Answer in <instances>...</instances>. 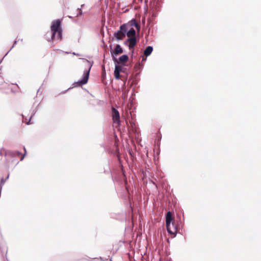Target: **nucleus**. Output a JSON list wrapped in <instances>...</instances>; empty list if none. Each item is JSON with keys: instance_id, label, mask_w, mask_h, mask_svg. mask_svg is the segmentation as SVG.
Returning <instances> with one entry per match:
<instances>
[{"instance_id": "obj_1", "label": "nucleus", "mask_w": 261, "mask_h": 261, "mask_svg": "<svg viewBox=\"0 0 261 261\" xmlns=\"http://www.w3.org/2000/svg\"><path fill=\"white\" fill-rule=\"evenodd\" d=\"M21 154L18 151H8L5 149L0 150V160H2L3 157L5 159L3 161V163L6 166H9L14 161V158L19 157Z\"/></svg>"}, {"instance_id": "obj_2", "label": "nucleus", "mask_w": 261, "mask_h": 261, "mask_svg": "<svg viewBox=\"0 0 261 261\" xmlns=\"http://www.w3.org/2000/svg\"><path fill=\"white\" fill-rule=\"evenodd\" d=\"M61 21L59 19L53 21L51 25L52 32L51 40H61L62 38V30L61 27Z\"/></svg>"}, {"instance_id": "obj_3", "label": "nucleus", "mask_w": 261, "mask_h": 261, "mask_svg": "<svg viewBox=\"0 0 261 261\" xmlns=\"http://www.w3.org/2000/svg\"><path fill=\"white\" fill-rule=\"evenodd\" d=\"M166 224L168 232L175 237L177 232L178 228L170 212H168L166 214Z\"/></svg>"}, {"instance_id": "obj_4", "label": "nucleus", "mask_w": 261, "mask_h": 261, "mask_svg": "<svg viewBox=\"0 0 261 261\" xmlns=\"http://www.w3.org/2000/svg\"><path fill=\"white\" fill-rule=\"evenodd\" d=\"M126 33L128 39L125 41V43H128V47L130 50H132V54L134 51V47L137 44V39L136 37V31L134 29L131 28Z\"/></svg>"}, {"instance_id": "obj_5", "label": "nucleus", "mask_w": 261, "mask_h": 261, "mask_svg": "<svg viewBox=\"0 0 261 261\" xmlns=\"http://www.w3.org/2000/svg\"><path fill=\"white\" fill-rule=\"evenodd\" d=\"M127 28L125 24H123L120 27L119 30L114 34V37L117 40H122L126 35Z\"/></svg>"}, {"instance_id": "obj_6", "label": "nucleus", "mask_w": 261, "mask_h": 261, "mask_svg": "<svg viewBox=\"0 0 261 261\" xmlns=\"http://www.w3.org/2000/svg\"><path fill=\"white\" fill-rule=\"evenodd\" d=\"M112 118L113 123L116 124V127L120 126V115L118 110H117L114 108H112Z\"/></svg>"}, {"instance_id": "obj_7", "label": "nucleus", "mask_w": 261, "mask_h": 261, "mask_svg": "<svg viewBox=\"0 0 261 261\" xmlns=\"http://www.w3.org/2000/svg\"><path fill=\"white\" fill-rule=\"evenodd\" d=\"M90 70V68H89L88 70L85 72L83 79L77 82V84L79 86L84 85L87 83L89 79Z\"/></svg>"}, {"instance_id": "obj_8", "label": "nucleus", "mask_w": 261, "mask_h": 261, "mask_svg": "<svg viewBox=\"0 0 261 261\" xmlns=\"http://www.w3.org/2000/svg\"><path fill=\"white\" fill-rule=\"evenodd\" d=\"M121 70V67L119 66H116L114 71V75L116 79H119L120 77V72Z\"/></svg>"}, {"instance_id": "obj_9", "label": "nucleus", "mask_w": 261, "mask_h": 261, "mask_svg": "<svg viewBox=\"0 0 261 261\" xmlns=\"http://www.w3.org/2000/svg\"><path fill=\"white\" fill-rule=\"evenodd\" d=\"M122 53H123V49L121 47L120 45L119 44H117L114 50L113 51V53L115 55H119Z\"/></svg>"}, {"instance_id": "obj_10", "label": "nucleus", "mask_w": 261, "mask_h": 261, "mask_svg": "<svg viewBox=\"0 0 261 261\" xmlns=\"http://www.w3.org/2000/svg\"><path fill=\"white\" fill-rule=\"evenodd\" d=\"M152 50H153V48L152 46H147L146 48V49H145V50L144 51V55L146 57L149 56L151 54Z\"/></svg>"}, {"instance_id": "obj_11", "label": "nucleus", "mask_w": 261, "mask_h": 261, "mask_svg": "<svg viewBox=\"0 0 261 261\" xmlns=\"http://www.w3.org/2000/svg\"><path fill=\"white\" fill-rule=\"evenodd\" d=\"M128 57L126 55H122L119 59L120 63H121L122 64H124V63H126L128 61Z\"/></svg>"}, {"instance_id": "obj_12", "label": "nucleus", "mask_w": 261, "mask_h": 261, "mask_svg": "<svg viewBox=\"0 0 261 261\" xmlns=\"http://www.w3.org/2000/svg\"><path fill=\"white\" fill-rule=\"evenodd\" d=\"M130 25H131L132 26H135L138 30H140V25H139V23H138L136 21V20H135V19L132 20L130 21Z\"/></svg>"}, {"instance_id": "obj_13", "label": "nucleus", "mask_w": 261, "mask_h": 261, "mask_svg": "<svg viewBox=\"0 0 261 261\" xmlns=\"http://www.w3.org/2000/svg\"><path fill=\"white\" fill-rule=\"evenodd\" d=\"M76 15H75V17H77L79 15H81L82 14V10L81 9H77L76 10Z\"/></svg>"}, {"instance_id": "obj_14", "label": "nucleus", "mask_w": 261, "mask_h": 261, "mask_svg": "<svg viewBox=\"0 0 261 261\" xmlns=\"http://www.w3.org/2000/svg\"><path fill=\"white\" fill-rule=\"evenodd\" d=\"M9 177V175H7L6 178L5 179H4V178H2L1 179V185H4V183L5 182L6 180L7 179H8Z\"/></svg>"}, {"instance_id": "obj_15", "label": "nucleus", "mask_w": 261, "mask_h": 261, "mask_svg": "<svg viewBox=\"0 0 261 261\" xmlns=\"http://www.w3.org/2000/svg\"><path fill=\"white\" fill-rule=\"evenodd\" d=\"M24 150H25V153H24V154H23V155H22L21 156L20 159V161L23 160V159H24V155H25V152H26L25 149V148H24Z\"/></svg>"}]
</instances>
